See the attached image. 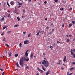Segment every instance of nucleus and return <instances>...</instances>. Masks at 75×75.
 I'll list each match as a JSON object with an SVG mask.
<instances>
[{
  "label": "nucleus",
  "instance_id": "nucleus-1",
  "mask_svg": "<svg viewBox=\"0 0 75 75\" xmlns=\"http://www.w3.org/2000/svg\"><path fill=\"white\" fill-rule=\"evenodd\" d=\"M42 63L46 68H47L49 65V63H48V62L47 61V59L46 58H44L43 61L42 62Z\"/></svg>",
  "mask_w": 75,
  "mask_h": 75
},
{
  "label": "nucleus",
  "instance_id": "nucleus-2",
  "mask_svg": "<svg viewBox=\"0 0 75 75\" xmlns=\"http://www.w3.org/2000/svg\"><path fill=\"white\" fill-rule=\"evenodd\" d=\"M24 60V57H23L20 60L19 64L21 65H22L23 64L24 62H23V60Z\"/></svg>",
  "mask_w": 75,
  "mask_h": 75
},
{
  "label": "nucleus",
  "instance_id": "nucleus-3",
  "mask_svg": "<svg viewBox=\"0 0 75 75\" xmlns=\"http://www.w3.org/2000/svg\"><path fill=\"white\" fill-rule=\"evenodd\" d=\"M30 42L29 40H26L24 42V44H29Z\"/></svg>",
  "mask_w": 75,
  "mask_h": 75
},
{
  "label": "nucleus",
  "instance_id": "nucleus-4",
  "mask_svg": "<svg viewBox=\"0 0 75 75\" xmlns=\"http://www.w3.org/2000/svg\"><path fill=\"white\" fill-rule=\"evenodd\" d=\"M63 62L64 63H66V61H67V56H65L64 59L63 60Z\"/></svg>",
  "mask_w": 75,
  "mask_h": 75
},
{
  "label": "nucleus",
  "instance_id": "nucleus-5",
  "mask_svg": "<svg viewBox=\"0 0 75 75\" xmlns=\"http://www.w3.org/2000/svg\"><path fill=\"white\" fill-rule=\"evenodd\" d=\"M28 51V50H27V51H26V52L25 53V57H28V53H27V52Z\"/></svg>",
  "mask_w": 75,
  "mask_h": 75
},
{
  "label": "nucleus",
  "instance_id": "nucleus-6",
  "mask_svg": "<svg viewBox=\"0 0 75 75\" xmlns=\"http://www.w3.org/2000/svg\"><path fill=\"white\" fill-rule=\"evenodd\" d=\"M33 55H34V54L33 53H32L30 56V57L31 58H32L33 57Z\"/></svg>",
  "mask_w": 75,
  "mask_h": 75
},
{
  "label": "nucleus",
  "instance_id": "nucleus-7",
  "mask_svg": "<svg viewBox=\"0 0 75 75\" xmlns=\"http://www.w3.org/2000/svg\"><path fill=\"white\" fill-rule=\"evenodd\" d=\"M14 1H12L10 3V4H11V5H12L13 6V5H14Z\"/></svg>",
  "mask_w": 75,
  "mask_h": 75
},
{
  "label": "nucleus",
  "instance_id": "nucleus-8",
  "mask_svg": "<svg viewBox=\"0 0 75 75\" xmlns=\"http://www.w3.org/2000/svg\"><path fill=\"white\" fill-rule=\"evenodd\" d=\"M25 67H26V69H29V67H28V66H27V64H25Z\"/></svg>",
  "mask_w": 75,
  "mask_h": 75
},
{
  "label": "nucleus",
  "instance_id": "nucleus-9",
  "mask_svg": "<svg viewBox=\"0 0 75 75\" xmlns=\"http://www.w3.org/2000/svg\"><path fill=\"white\" fill-rule=\"evenodd\" d=\"M71 55H73V50L72 49L71 50Z\"/></svg>",
  "mask_w": 75,
  "mask_h": 75
},
{
  "label": "nucleus",
  "instance_id": "nucleus-10",
  "mask_svg": "<svg viewBox=\"0 0 75 75\" xmlns=\"http://www.w3.org/2000/svg\"><path fill=\"white\" fill-rule=\"evenodd\" d=\"M46 75H48V74H50V71H48L47 73H46Z\"/></svg>",
  "mask_w": 75,
  "mask_h": 75
},
{
  "label": "nucleus",
  "instance_id": "nucleus-11",
  "mask_svg": "<svg viewBox=\"0 0 75 75\" xmlns=\"http://www.w3.org/2000/svg\"><path fill=\"white\" fill-rule=\"evenodd\" d=\"M19 47L20 48H21L22 47V44H21V43H20L19 45Z\"/></svg>",
  "mask_w": 75,
  "mask_h": 75
},
{
  "label": "nucleus",
  "instance_id": "nucleus-12",
  "mask_svg": "<svg viewBox=\"0 0 75 75\" xmlns=\"http://www.w3.org/2000/svg\"><path fill=\"white\" fill-rule=\"evenodd\" d=\"M42 66L43 70H44V71H45V69H44V67H43V66L42 65Z\"/></svg>",
  "mask_w": 75,
  "mask_h": 75
},
{
  "label": "nucleus",
  "instance_id": "nucleus-13",
  "mask_svg": "<svg viewBox=\"0 0 75 75\" xmlns=\"http://www.w3.org/2000/svg\"><path fill=\"white\" fill-rule=\"evenodd\" d=\"M19 25H14V27H18Z\"/></svg>",
  "mask_w": 75,
  "mask_h": 75
},
{
  "label": "nucleus",
  "instance_id": "nucleus-14",
  "mask_svg": "<svg viewBox=\"0 0 75 75\" xmlns=\"http://www.w3.org/2000/svg\"><path fill=\"white\" fill-rule=\"evenodd\" d=\"M18 4H19V6L22 5V4H23V3H20V2H18Z\"/></svg>",
  "mask_w": 75,
  "mask_h": 75
},
{
  "label": "nucleus",
  "instance_id": "nucleus-15",
  "mask_svg": "<svg viewBox=\"0 0 75 75\" xmlns=\"http://www.w3.org/2000/svg\"><path fill=\"white\" fill-rule=\"evenodd\" d=\"M5 17L6 16H5L4 17L2 18H1V20L2 21H4V17Z\"/></svg>",
  "mask_w": 75,
  "mask_h": 75
},
{
  "label": "nucleus",
  "instance_id": "nucleus-16",
  "mask_svg": "<svg viewBox=\"0 0 75 75\" xmlns=\"http://www.w3.org/2000/svg\"><path fill=\"white\" fill-rule=\"evenodd\" d=\"M18 54H15V57H18Z\"/></svg>",
  "mask_w": 75,
  "mask_h": 75
},
{
  "label": "nucleus",
  "instance_id": "nucleus-17",
  "mask_svg": "<svg viewBox=\"0 0 75 75\" xmlns=\"http://www.w3.org/2000/svg\"><path fill=\"white\" fill-rule=\"evenodd\" d=\"M16 65L17 67L18 68V67H19V65L18 64V63H16Z\"/></svg>",
  "mask_w": 75,
  "mask_h": 75
},
{
  "label": "nucleus",
  "instance_id": "nucleus-18",
  "mask_svg": "<svg viewBox=\"0 0 75 75\" xmlns=\"http://www.w3.org/2000/svg\"><path fill=\"white\" fill-rule=\"evenodd\" d=\"M17 19H18V21H19L20 20V18H19L18 17H17Z\"/></svg>",
  "mask_w": 75,
  "mask_h": 75
},
{
  "label": "nucleus",
  "instance_id": "nucleus-19",
  "mask_svg": "<svg viewBox=\"0 0 75 75\" xmlns=\"http://www.w3.org/2000/svg\"><path fill=\"white\" fill-rule=\"evenodd\" d=\"M8 26H4L3 27V30H4L5 29H6L7 27Z\"/></svg>",
  "mask_w": 75,
  "mask_h": 75
},
{
  "label": "nucleus",
  "instance_id": "nucleus-20",
  "mask_svg": "<svg viewBox=\"0 0 75 75\" xmlns=\"http://www.w3.org/2000/svg\"><path fill=\"white\" fill-rule=\"evenodd\" d=\"M12 54V53H11V52H10L9 54V57H11V55Z\"/></svg>",
  "mask_w": 75,
  "mask_h": 75
},
{
  "label": "nucleus",
  "instance_id": "nucleus-21",
  "mask_svg": "<svg viewBox=\"0 0 75 75\" xmlns=\"http://www.w3.org/2000/svg\"><path fill=\"white\" fill-rule=\"evenodd\" d=\"M45 32L44 31H42L40 33H41V34H44V33Z\"/></svg>",
  "mask_w": 75,
  "mask_h": 75
},
{
  "label": "nucleus",
  "instance_id": "nucleus-22",
  "mask_svg": "<svg viewBox=\"0 0 75 75\" xmlns=\"http://www.w3.org/2000/svg\"><path fill=\"white\" fill-rule=\"evenodd\" d=\"M74 69V67L71 68L70 69V71H72V70Z\"/></svg>",
  "mask_w": 75,
  "mask_h": 75
},
{
  "label": "nucleus",
  "instance_id": "nucleus-23",
  "mask_svg": "<svg viewBox=\"0 0 75 75\" xmlns=\"http://www.w3.org/2000/svg\"><path fill=\"white\" fill-rule=\"evenodd\" d=\"M30 35H31V33H29L28 36V37H30Z\"/></svg>",
  "mask_w": 75,
  "mask_h": 75
},
{
  "label": "nucleus",
  "instance_id": "nucleus-24",
  "mask_svg": "<svg viewBox=\"0 0 75 75\" xmlns=\"http://www.w3.org/2000/svg\"><path fill=\"white\" fill-rule=\"evenodd\" d=\"M60 10H62V11H63V10H64V8H61L60 9Z\"/></svg>",
  "mask_w": 75,
  "mask_h": 75
},
{
  "label": "nucleus",
  "instance_id": "nucleus-25",
  "mask_svg": "<svg viewBox=\"0 0 75 75\" xmlns=\"http://www.w3.org/2000/svg\"><path fill=\"white\" fill-rule=\"evenodd\" d=\"M7 4L8 7H10V5H9V4H8V2H7Z\"/></svg>",
  "mask_w": 75,
  "mask_h": 75
},
{
  "label": "nucleus",
  "instance_id": "nucleus-26",
  "mask_svg": "<svg viewBox=\"0 0 75 75\" xmlns=\"http://www.w3.org/2000/svg\"><path fill=\"white\" fill-rule=\"evenodd\" d=\"M11 32V31H8L7 32L8 34H9V33H10Z\"/></svg>",
  "mask_w": 75,
  "mask_h": 75
},
{
  "label": "nucleus",
  "instance_id": "nucleus-27",
  "mask_svg": "<svg viewBox=\"0 0 75 75\" xmlns=\"http://www.w3.org/2000/svg\"><path fill=\"white\" fill-rule=\"evenodd\" d=\"M54 1L55 3H57L58 1V0H54Z\"/></svg>",
  "mask_w": 75,
  "mask_h": 75
},
{
  "label": "nucleus",
  "instance_id": "nucleus-28",
  "mask_svg": "<svg viewBox=\"0 0 75 75\" xmlns=\"http://www.w3.org/2000/svg\"><path fill=\"white\" fill-rule=\"evenodd\" d=\"M54 47L52 46H50V48H51V50H52V48H53Z\"/></svg>",
  "mask_w": 75,
  "mask_h": 75
},
{
  "label": "nucleus",
  "instance_id": "nucleus-29",
  "mask_svg": "<svg viewBox=\"0 0 75 75\" xmlns=\"http://www.w3.org/2000/svg\"><path fill=\"white\" fill-rule=\"evenodd\" d=\"M25 60L26 61H29V59H26Z\"/></svg>",
  "mask_w": 75,
  "mask_h": 75
},
{
  "label": "nucleus",
  "instance_id": "nucleus-30",
  "mask_svg": "<svg viewBox=\"0 0 75 75\" xmlns=\"http://www.w3.org/2000/svg\"><path fill=\"white\" fill-rule=\"evenodd\" d=\"M5 45H6V46H7L8 47H9V45H8V44H5Z\"/></svg>",
  "mask_w": 75,
  "mask_h": 75
},
{
  "label": "nucleus",
  "instance_id": "nucleus-31",
  "mask_svg": "<svg viewBox=\"0 0 75 75\" xmlns=\"http://www.w3.org/2000/svg\"><path fill=\"white\" fill-rule=\"evenodd\" d=\"M3 41H6V40H5V38H4V39H3Z\"/></svg>",
  "mask_w": 75,
  "mask_h": 75
},
{
  "label": "nucleus",
  "instance_id": "nucleus-32",
  "mask_svg": "<svg viewBox=\"0 0 75 75\" xmlns=\"http://www.w3.org/2000/svg\"><path fill=\"white\" fill-rule=\"evenodd\" d=\"M72 23H73V24H75V22L74 21H72Z\"/></svg>",
  "mask_w": 75,
  "mask_h": 75
},
{
  "label": "nucleus",
  "instance_id": "nucleus-33",
  "mask_svg": "<svg viewBox=\"0 0 75 75\" xmlns=\"http://www.w3.org/2000/svg\"><path fill=\"white\" fill-rule=\"evenodd\" d=\"M41 73H43V72H44V71H43L42 70H40Z\"/></svg>",
  "mask_w": 75,
  "mask_h": 75
},
{
  "label": "nucleus",
  "instance_id": "nucleus-34",
  "mask_svg": "<svg viewBox=\"0 0 75 75\" xmlns=\"http://www.w3.org/2000/svg\"><path fill=\"white\" fill-rule=\"evenodd\" d=\"M57 64H58V65H60V64H61V61H59V63H57Z\"/></svg>",
  "mask_w": 75,
  "mask_h": 75
},
{
  "label": "nucleus",
  "instance_id": "nucleus-35",
  "mask_svg": "<svg viewBox=\"0 0 75 75\" xmlns=\"http://www.w3.org/2000/svg\"><path fill=\"white\" fill-rule=\"evenodd\" d=\"M10 17V14H8V17Z\"/></svg>",
  "mask_w": 75,
  "mask_h": 75
},
{
  "label": "nucleus",
  "instance_id": "nucleus-36",
  "mask_svg": "<svg viewBox=\"0 0 75 75\" xmlns=\"http://www.w3.org/2000/svg\"><path fill=\"white\" fill-rule=\"evenodd\" d=\"M5 74V73L4 72H3V73L2 74V75H4Z\"/></svg>",
  "mask_w": 75,
  "mask_h": 75
},
{
  "label": "nucleus",
  "instance_id": "nucleus-37",
  "mask_svg": "<svg viewBox=\"0 0 75 75\" xmlns=\"http://www.w3.org/2000/svg\"><path fill=\"white\" fill-rule=\"evenodd\" d=\"M48 28H49V27L48 26H47L46 27V29L48 30Z\"/></svg>",
  "mask_w": 75,
  "mask_h": 75
},
{
  "label": "nucleus",
  "instance_id": "nucleus-38",
  "mask_svg": "<svg viewBox=\"0 0 75 75\" xmlns=\"http://www.w3.org/2000/svg\"><path fill=\"white\" fill-rule=\"evenodd\" d=\"M69 36L70 37H72V36L71 35V34H70L69 35Z\"/></svg>",
  "mask_w": 75,
  "mask_h": 75
},
{
  "label": "nucleus",
  "instance_id": "nucleus-39",
  "mask_svg": "<svg viewBox=\"0 0 75 75\" xmlns=\"http://www.w3.org/2000/svg\"><path fill=\"white\" fill-rule=\"evenodd\" d=\"M69 27H71L72 26V24H70L69 25Z\"/></svg>",
  "mask_w": 75,
  "mask_h": 75
},
{
  "label": "nucleus",
  "instance_id": "nucleus-40",
  "mask_svg": "<svg viewBox=\"0 0 75 75\" xmlns=\"http://www.w3.org/2000/svg\"><path fill=\"white\" fill-rule=\"evenodd\" d=\"M39 35V33L38 32L36 34V35Z\"/></svg>",
  "mask_w": 75,
  "mask_h": 75
},
{
  "label": "nucleus",
  "instance_id": "nucleus-41",
  "mask_svg": "<svg viewBox=\"0 0 75 75\" xmlns=\"http://www.w3.org/2000/svg\"><path fill=\"white\" fill-rule=\"evenodd\" d=\"M0 70H1V71H3V70L2 69H0Z\"/></svg>",
  "mask_w": 75,
  "mask_h": 75
},
{
  "label": "nucleus",
  "instance_id": "nucleus-42",
  "mask_svg": "<svg viewBox=\"0 0 75 75\" xmlns=\"http://www.w3.org/2000/svg\"><path fill=\"white\" fill-rule=\"evenodd\" d=\"M69 41H70L69 39H67V42H69Z\"/></svg>",
  "mask_w": 75,
  "mask_h": 75
},
{
  "label": "nucleus",
  "instance_id": "nucleus-43",
  "mask_svg": "<svg viewBox=\"0 0 75 75\" xmlns=\"http://www.w3.org/2000/svg\"><path fill=\"white\" fill-rule=\"evenodd\" d=\"M44 3H45V4H47V1H45L44 2Z\"/></svg>",
  "mask_w": 75,
  "mask_h": 75
},
{
  "label": "nucleus",
  "instance_id": "nucleus-44",
  "mask_svg": "<svg viewBox=\"0 0 75 75\" xmlns=\"http://www.w3.org/2000/svg\"><path fill=\"white\" fill-rule=\"evenodd\" d=\"M58 43H60V42H59V41H57V44H58Z\"/></svg>",
  "mask_w": 75,
  "mask_h": 75
},
{
  "label": "nucleus",
  "instance_id": "nucleus-45",
  "mask_svg": "<svg viewBox=\"0 0 75 75\" xmlns=\"http://www.w3.org/2000/svg\"><path fill=\"white\" fill-rule=\"evenodd\" d=\"M72 74H73V73H71L69 75H72Z\"/></svg>",
  "mask_w": 75,
  "mask_h": 75
},
{
  "label": "nucleus",
  "instance_id": "nucleus-46",
  "mask_svg": "<svg viewBox=\"0 0 75 75\" xmlns=\"http://www.w3.org/2000/svg\"><path fill=\"white\" fill-rule=\"evenodd\" d=\"M73 56H74L73 57H74V58H75V54H73Z\"/></svg>",
  "mask_w": 75,
  "mask_h": 75
},
{
  "label": "nucleus",
  "instance_id": "nucleus-47",
  "mask_svg": "<svg viewBox=\"0 0 75 75\" xmlns=\"http://www.w3.org/2000/svg\"><path fill=\"white\" fill-rule=\"evenodd\" d=\"M72 64H74V65H75V62H72Z\"/></svg>",
  "mask_w": 75,
  "mask_h": 75
},
{
  "label": "nucleus",
  "instance_id": "nucleus-48",
  "mask_svg": "<svg viewBox=\"0 0 75 75\" xmlns=\"http://www.w3.org/2000/svg\"><path fill=\"white\" fill-rule=\"evenodd\" d=\"M54 29H53L52 30V31H51L52 33V32H53V31H54Z\"/></svg>",
  "mask_w": 75,
  "mask_h": 75
},
{
  "label": "nucleus",
  "instance_id": "nucleus-49",
  "mask_svg": "<svg viewBox=\"0 0 75 75\" xmlns=\"http://www.w3.org/2000/svg\"><path fill=\"white\" fill-rule=\"evenodd\" d=\"M39 70V71H40V69H39V67L37 68Z\"/></svg>",
  "mask_w": 75,
  "mask_h": 75
},
{
  "label": "nucleus",
  "instance_id": "nucleus-50",
  "mask_svg": "<svg viewBox=\"0 0 75 75\" xmlns=\"http://www.w3.org/2000/svg\"><path fill=\"white\" fill-rule=\"evenodd\" d=\"M64 27V24H63L62 25V27Z\"/></svg>",
  "mask_w": 75,
  "mask_h": 75
},
{
  "label": "nucleus",
  "instance_id": "nucleus-51",
  "mask_svg": "<svg viewBox=\"0 0 75 75\" xmlns=\"http://www.w3.org/2000/svg\"><path fill=\"white\" fill-rule=\"evenodd\" d=\"M17 10V8H15V11H16Z\"/></svg>",
  "mask_w": 75,
  "mask_h": 75
},
{
  "label": "nucleus",
  "instance_id": "nucleus-52",
  "mask_svg": "<svg viewBox=\"0 0 75 75\" xmlns=\"http://www.w3.org/2000/svg\"><path fill=\"white\" fill-rule=\"evenodd\" d=\"M61 69H62V70H63L64 69V67H61Z\"/></svg>",
  "mask_w": 75,
  "mask_h": 75
},
{
  "label": "nucleus",
  "instance_id": "nucleus-53",
  "mask_svg": "<svg viewBox=\"0 0 75 75\" xmlns=\"http://www.w3.org/2000/svg\"><path fill=\"white\" fill-rule=\"evenodd\" d=\"M4 34L3 32V33H1V35H3Z\"/></svg>",
  "mask_w": 75,
  "mask_h": 75
},
{
  "label": "nucleus",
  "instance_id": "nucleus-54",
  "mask_svg": "<svg viewBox=\"0 0 75 75\" xmlns=\"http://www.w3.org/2000/svg\"><path fill=\"white\" fill-rule=\"evenodd\" d=\"M16 11H14L13 12L14 13H16Z\"/></svg>",
  "mask_w": 75,
  "mask_h": 75
},
{
  "label": "nucleus",
  "instance_id": "nucleus-55",
  "mask_svg": "<svg viewBox=\"0 0 75 75\" xmlns=\"http://www.w3.org/2000/svg\"><path fill=\"white\" fill-rule=\"evenodd\" d=\"M7 12H8V13H10V11L8 10V11H7Z\"/></svg>",
  "mask_w": 75,
  "mask_h": 75
},
{
  "label": "nucleus",
  "instance_id": "nucleus-56",
  "mask_svg": "<svg viewBox=\"0 0 75 75\" xmlns=\"http://www.w3.org/2000/svg\"><path fill=\"white\" fill-rule=\"evenodd\" d=\"M73 51H74V52H75V49L73 50Z\"/></svg>",
  "mask_w": 75,
  "mask_h": 75
},
{
  "label": "nucleus",
  "instance_id": "nucleus-57",
  "mask_svg": "<svg viewBox=\"0 0 75 75\" xmlns=\"http://www.w3.org/2000/svg\"><path fill=\"white\" fill-rule=\"evenodd\" d=\"M25 33H26L25 31L24 32H23V34H25Z\"/></svg>",
  "mask_w": 75,
  "mask_h": 75
},
{
  "label": "nucleus",
  "instance_id": "nucleus-58",
  "mask_svg": "<svg viewBox=\"0 0 75 75\" xmlns=\"http://www.w3.org/2000/svg\"><path fill=\"white\" fill-rule=\"evenodd\" d=\"M62 65H64V66H66L64 64H63Z\"/></svg>",
  "mask_w": 75,
  "mask_h": 75
},
{
  "label": "nucleus",
  "instance_id": "nucleus-59",
  "mask_svg": "<svg viewBox=\"0 0 75 75\" xmlns=\"http://www.w3.org/2000/svg\"><path fill=\"white\" fill-rule=\"evenodd\" d=\"M43 55H45V53H43Z\"/></svg>",
  "mask_w": 75,
  "mask_h": 75
},
{
  "label": "nucleus",
  "instance_id": "nucleus-60",
  "mask_svg": "<svg viewBox=\"0 0 75 75\" xmlns=\"http://www.w3.org/2000/svg\"><path fill=\"white\" fill-rule=\"evenodd\" d=\"M72 10V8H70V10Z\"/></svg>",
  "mask_w": 75,
  "mask_h": 75
},
{
  "label": "nucleus",
  "instance_id": "nucleus-61",
  "mask_svg": "<svg viewBox=\"0 0 75 75\" xmlns=\"http://www.w3.org/2000/svg\"><path fill=\"white\" fill-rule=\"evenodd\" d=\"M69 72H67V75H69Z\"/></svg>",
  "mask_w": 75,
  "mask_h": 75
},
{
  "label": "nucleus",
  "instance_id": "nucleus-62",
  "mask_svg": "<svg viewBox=\"0 0 75 75\" xmlns=\"http://www.w3.org/2000/svg\"><path fill=\"white\" fill-rule=\"evenodd\" d=\"M40 32H41V31L39 30V31H38V33H40Z\"/></svg>",
  "mask_w": 75,
  "mask_h": 75
},
{
  "label": "nucleus",
  "instance_id": "nucleus-63",
  "mask_svg": "<svg viewBox=\"0 0 75 75\" xmlns=\"http://www.w3.org/2000/svg\"><path fill=\"white\" fill-rule=\"evenodd\" d=\"M45 20H46V21L47 20V18H45Z\"/></svg>",
  "mask_w": 75,
  "mask_h": 75
},
{
  "label": "nucleus",
  "instance_id": "nucleus-64",
  "mask_svg": "<svg viewBox=\"0 0 75 75\" xmlns=\"http://www.w3.org/2000/svg\"><path fill=\"white\" fill-rule=\"evenodd\" d=\"M30 2L31 1V0H28Z\"/></svg>",
  "mask_w": 75,
  "mask_h": 75
}]
</instances>
